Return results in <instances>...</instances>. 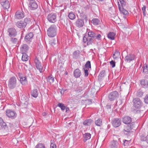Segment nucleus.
<instances>
[{"label":"nucleus","mask_w":148,"mask_h":148,"mask_svg":"<svg viewBox=\"0 0 148 148\" xmlns=\"http://www.w3.org/2000/svg\"><path fill=\"white\" fill-rule=\"evenodd\" d=\"M88 35L84 36L83 40L84 42L86 43L87 45L92 44L94 42L96 34L93 31L87 29Z\"/></svg>","instance_id":"1"},{"label":"nucleus","mask_w":148,"mask_h":148,"mask_svg":"<svg viewBox=\"0 0 148 148\" xmlns=\"http://www.w3.org/2000/svg\"><path fill=\"white\" fill-rule=\"evenodd\" d=\"M31 20L29 18H26L24 20H21L17 21L16 23V25L20 29L24 28L27 24L30 23Z\"/></svg>","instance_id":"2"},{"label":"nucleus","mask_w":148,"mask_h":148,"mask_svg":"<svg viewBox=\"0 0 148 148\" xmlns=\"http://www.w3.org/2000/svg\"><path fill=\"white\" fill-rule=\"evenodd\" d=\"M57 27L55 25H51L47 30L48 36L50 37H53L56 35Z\"/></svg>","instance_id":"3"},{"label":"nucleus","mask_w":148,"mask_h":148,"mask_svg":"<svg viewBox=\"0 0 148 148\" xmlns=\"http://www.w3.org/2000/svg\"><path fill=\"white\" fill-rule=\"evenodd\" d=\"M133 106L136 109H140L143 105V103L141 100L138 97H136L133 99Z\"/></svg>","instance_id":"4"},{"label":"nucleus","mask_w":148,"mask_h":148,"mask_svg":"<svg viewBox=\"0 0 148 148\" xmlns=\"http://www.w3.org/2000/svg\"><path fill=\"white\" fill-rule=\"evenodd\" d=\"M16 78L15 77H11L8 81V86L9 88L11 89L14 88L16 85Z\"/></svg>","instance_id":"5"},{"label":"nucleus","mask_w":148,"mask_h":148,"mask_svg":"<svg viewBox=\"0 0 148 148\" xmlns=\"http://www.w3.org/2000/svg\"><path fill=\"white\" fill-rule=\"evenodd\" d=\"M47 18L50 23H54L57 21V14L55 13H51L47 15Z\"/></svg>","instance_id":"6"},{"label":"nucleus","mask_w":148,"mask_h":148,"mask_svg":"<svg viewBox=\"0 0 148 148\" xmlns=\"http://www.w3.org/2000/svg\"><path fill=\"white\" fill-rule=\"evenodd\" d=\"M34 62L37 69L39 70L40 73H41L42 72V66L41 63L36 56L35 57L34 59Z\"/></svg>","instance_id":"7"},{"label":"nucleus","mask_w":148,"mask_h":148,"mask_svg":"<svg viewBox=\"0 0 148 148\" xmlns=\"http://www.w3.org/2000/svg\"><path fill=\"white\" fill-rule=\"evenodd\" d=\"M18 76L20 79V83L23 85H25L27 84V81L26 76L23 75V74L20 73L18 74Z\"/></svg>","instance_id":"8"},{"label":"nucleus","mask_w":148,"mask_h":148,"mask_svg":"<svg viewBox=\"0 0 148 148\" xmlns=\"http://www.w3.org/2000/svg\"><path fill=\"white\" fill-rule=\"evenodd\" d=\"M6 114L7 116L12 119L15 118L16 116V114L13 110L8 109L6 110Z\"/></svg>","instance_id":"9"},{"label":"nucleus","mask_w":148,"mask_h":148,"mask_svg":"<svg viewBox=\"0 0 148 148\" xmlns=\"http://www.w3.org/2000/svg\"><path fill=\"white\" fill-rule=\"evenodd\" d=\"M25 16V14L23 11L21 10L17 11L15 15V18L17 19H21Z\"/></svg>","instance_id":"10"},{"label":"nucleus","mask_w":148,"mask_h":148,"mask_svg":"<svg viewBox=\"0 0 148 148\" xmlns=\"http://www.w3.org/2000/svg\"><path fill=\"white\" fill-rule=\"evenodd\" d=\"M0 3L4 9L9 8L10 4L8 0H0Z\"/></svg>","instance_id":"11"},{"label":"nucleus","mask_w":148,"mask_h":148,"mask_svg":"<svg viewBox=\"0 0 148 148\" xmlns=\"http://www.w3.org/2000/svg\"><path fill=\"white\" fill-rule=\"evenodd\" d=\"M111 123L112 125L115 127H119L121 124V121L119 118L114 119L112 120Z\"/></svg>","instance_id":"12"},{"label":"nucleus","mask_w":148,"mask_h":148,"mask_svg":"<svg viewBox=\"0 0 148 148\" xmlns=\"http://www.w3.org/2000/svg\"><path fill=\"white\" fill-rule=\"evenodd\" d=\"M34 34L32 32H29L27 33L24 38L25 40L27 43H29L31 42Z\"/></svg>","instance_id":"13"},{"label":"nucleus","mask_w":148,"mask_h":148,"mask_svg":"<svg viewBox=\"0 0 148 148\" xmlns=\"http://www.w3.org/2000/svg\"><path fill=\"white\" fill-rule=\"evenodd\" d=\"M28 6L29 8L31 10H35L38 7V5L35 0L29 2Z\"/></svg>","instance_id":"14"},{"label":"nucleus","mask_w":148,"mask_h":148,"mask_svg":"<svg viewBox=\"0 0 148 148\" xmlns=\"http://www.w3.org/2000/svg\"><path fill=\"white\" fill-rule=\"evenodd\" d=\"M8 32L9 33V36L10 37L16 36L17 34V32L16 29L13 27L9 28Z\"/></svg>","instance_id":"15"},{"label":"nucleus","mask_w":148,"mask_h":148,"mask_svg":"<svg viewBox=\"0 0 148 148\" xmlns=\"http://www.w3.org/2000/svg\"><path fill=\"white\" fill-rule=\"evenodd\" d=\"M135 58V56L134 54H127L125 57V60L127 62H130L134 60Z\"/></svg>","instance_id":"16"},{"label":"nucleus","mask_w":148,"mask_h":148,"mask_svg":"<svg viewBox=\"0 0 148 148\" xmlns=\"http://www.w3.org/2000/svg\"><path fill=\"white\" fill-rule=\"evenodd\" d=\"M75 26L79 28L83 27L84 25V20L82 19H78L75 23Z\"/></svg>","instance_id":"17"},{"label":"nucleus","mask_w":148,"mask_h":148,"mask_svg":"<svg viewBox=\"0 0 148 148\" xmlns=\"http://www.w3.org/2000/svg\"><path fill=\"white\" fill-rule=\"evenodd\" d=\"M29 50L28 46L26 44L22 45L20 48V52L21 53H27Z\"/></svg>","instance_id":"18"},{"label":"nucleus","mask_w":148,"mask_h":148,"mask_svg":"<svg viewBox=\"0 0 148 148\" xmlns=\"http://www.w3.org/2000/svg\"><path fill=\"white\" fill-rule=\"evenodd\" d=\"M119 96L118 93H110L108 96L109 99L110 101L114 100Z\"/></svg>","instance_id":"19"},{"label":"nucleus","mask_w":148,"mask_h":148,"mask_svg":"<svg viewBox=\"0 0 148 148\" xmlns=\"http://www.w3.org/2000/svg\"><path fill=\"white\" fill-rule=\"evenodd\" d=\"M142 86L146 89L148 90V81L146 79H143L140 82Z\"/></svg>","instance_id":"20"},{"label":"nucleus","mask_w":148,"mask_h":148,"mask_svg":"<svg viewBox=\"0 0 148 148\" xmlns=\"http://www.w3.org/2000/svg\"><path fill=\"white\" fill-rule=\"evenodd\" d=\"M123 122L126 124H130L132 122V118L128 116H125L123 119Z\"/></svg>","instance_id":"21"},{"label":"nucleus","mask_w":148,"mask_h":148,"mask_svg":"<svg viewBox=\"0 0 148 148\" xmlns=\"http://www.w3.org/2000/svg\"><path fill=\"white\" fill-rule=\"evenodd\" d=\"M118 3V8L119 11L124 15H127L129 13L128 11L124 8H121L119 3Z\"/></svg>","instance_id":"22"},{"label":"nucleus","mask_w":148,"mask_h":148,"mask_svg":"<svg viewBox=\"0 0 148 148\" xmlns=\"http://www.w3.org/2000/svg\"><path fill=\"white\" fill-rule=\"evenodd\" d=\"M83 140L85 142L87 140H89L91 137V134L88 133H86L83 135Z\"/></svg>","instance_id":"23"},{"label":"nucleus","mask_w":148,"mask_h":148,"mask_svg":"<svg viewBox=\"0 0 148 148\" xmlns=\"http://www.w3.org/2000/svg\"><path fill=\"white\" fill-rule=\"evenodd\" d=\"M74 76L76 78L79 77L81 75V71L78 69L75 70L73 72Z\"/></svg>","instance_id":"24"},{"label":"nucleus","mask_w":148,"mask_h":148,"mask_svg":"<svg viewBox=\"0 0 148 148\" xmlns=\"http://www.w3.org/2000/svg\"><path fill=\"white\" fill-rule=\"evenodd\" d=\"M119 144L116 140H113L111 142L110 147L111 148H117Z\"/></svg>","instance_id":"25"},{"label":"nucleus","mask_w":148,"mask_h":148,"mask_svg":"<svg viewBox=\"0 0 148 148\" xmlns=\"http://www.w3.org/2000/svg\"><path fill=\"white\" fill-rule=\"evenodd\" d=\"M93 120L90 119H87L84 121L83 123V124L85 126H88L91 125Z\"/></svg>","instance_id":"26"},{"label":"nucleus","mask_w":148,"mask_h":148,"mask_svg":"<svg viewBox=\"0 0 148 148\" xmlns=\"http://www.w3.org/2000/svg\"><path fill=\"white\" fill-rule=\"evenodd\" d=\"M115 34L113 32H109L107 35L108 38L111 40H114L115 39Z\"/></svg>","instance_id":"27"},{"label":"nucleus","mask_w":148,"mask_h":148,"mask_svg":"<svg viewBox=\"0 0 148 148\" xmlns=\"http://www.w3.org/2000/svg\"><path fill=\"white\" fill-rule=\"evenodd\" d=\"M91 22L93 25H97L100 24V21L98 18H94L92 19Z\"/></svg>","instance_id":"28"},{"label":"nucleus","mask_w":148,"mask_h":148,"mask_svg":"<svg viewBox=\"0 0 148 148\" xmlns=\"http://www.w3.org/2000/svg\"><path fill=\"white\" fill-rule=\"evenodd\" d=\"M120 55V53L118 50L116 49L113 55V57L114 59H116L119 57Z\"/></svg>","instance_id":"29"},{"label":"nucleus","mask_w":148,"mask_h":148,"mask_svg":"<svg viewBox=\"0 0 148 148\" xmlns=\"http://www.w3.org/2000/svg\"><path fill=\"white\" fill-rule=\"evenodd\" d=\"M23 54L22 57V60L23 61H26L29 59V56L27 53H22Z\"/></svg>","instance_id":"30"},{"label":"nucleus","mask_w":148,"mask_h":148,"mask_svg":"<svg viewBox=\"0 0 148 148\" xmlns=\"http://www.w3.org/2000/svg\"><path fill=\"white\" fill-rule=\"evenodd\" d=\"M95 125L98 126H101L102 125V120L100 118H99L95 121Z\"/></svg>","instance_id":"31"},{"label":"nucleus","mask_w":148,"mask_h":148,"mask_svg":"<svg viewBox=\"0 0 148 148\" xmlns=\"http://www.w3.org/2000/svg\"><path fill=\"white\" fill-rule=\"evenodd\" d=\"M47 79V82H49L50 84H51L53 82L54 78L52 75H51L48 76Z\"/></svg>","instance_id":"32"},{"label":"nucleus","mask_w":148,"mask_h":148,"mask_svg":"<svg viewBox=\"0 0 148 148\" xmlns=\"http://www.w3.org/2000/svg\"><path fill=\"white\" fill-rule=\"evenodd\" d=\"M68 16L69 19L72 20L74 19L76 17L74 13L73 12H71L69 13Z\"/></svg>","instance_id":"33"},{"label":"nucleus","mask_w":148,"mask_h":148,"mask_svg":"<svg viewBox=\"0 0 148 148\" xmlns=\"http://www.w3.org/2000/svg\"><path fill=\"white\" fill-rule=\"evenodd\" d=\"M80 53V52L79 51H74L73 52V58L75 59L77 58L79 56Z\"/></svg>","instance_id":"34"},{"label":"nucleus","mask_w":148,"mask_h":148,"mask_svg":"<svg viewBox=\"0 0 148 148\" xmlns=\"http://www.w3.org/2000/svg\"><path fill=\"white\" fill-rule=\"evenodd\" d=\"M84 68L88 69H89V68H91V66L90 61H88L86 62Z\"/></svg>","instance_id":"35"},{"label":"nucleus","mask_w":148,"mask_h":148,"mask_svg":"<svg viewBox=\"0 0 148 148\" xmlns=\"http://www.w3.org/2000/svg\"><path fill=\"white\" fill-rule=\"evenodd\" d=\"M105 74V70H102L101 71L99 74L98 76L99 79H101L104 77Z\"/></svg>","instance_id":"36"},{"label":"nucleus","mask_w":148,"mask_h":148,"mask_svg":"<svg viewBox=\"0 0 148 148\" xmlns=\"http://www.w3.org/2000/svg\"><path fill=\"white\" fill-rule=\"evenodd\" d=\"M143 68V72L146 73H147L148 72V65L145 64L143 67H142Z\"/></svg>","instance_id":"37"},{"label":"nucleus","mask_w":148,"mask_h":148,"mask_svg":"<svg viewBox=\"0 0 148 148\" xmlns=\"http://www.w3.org/2000/svg\"><path fill=\"white\" fill-rule=\"evenodd\" d=\"M58 106L60 108L62 111H64L65 109V106L62 103H59L58 105Z\"/></svg>","instance_id":"38"},{"label":"nucleus","mask_w":148,"mask_h":148,"mask_svg":"<svg viewBox=\"0 0 148 148\" xmlns=\"http://www.w3.org/2000/svg\"><path fill=\"white\" fill-rule=\"evenodd\" d=\"M35 148H46L45 145L42 143L38 144L35 147Z\"/></svg>","instance_id":"39"},{"label":"nucleus","mask_w":148,"mask_h":148,"mask_svg":"<svg viewBox=\"0 0 148 148\" xmlns=\"http://www.w3.org/2000/svg\"><path fill=\"white\" fill-rule=\"evenodd\" d=\"M121 6V8H124L125 7L126 3L124 0H119Z\"/></svg>","instance_id":"40"},{"label":"nucleus","mask_w":148,"mask_h":148,"mask_svg":"<svg viewBox=\"0 0 148 148\" xmlns=\"http://www.w3.org/2000/svg\"><path fill=\"white\" fill-rule=\"evenodd\" d=\"M83 69H84V72L85 75L84 76L85 77H87L88 75L89 72L88 70H89V69H86L85 68H83Z\"/></svg>","instance_id":"41"},{"label":"nucleus","mask_w":148,"mask_h":148,"mask_svg":"<svg viewBox=\"0 0 148 148\" xmlns=\"http://www.w3.org/2000/svg\"><path fill=\"white\" fill-rule=\"evenodd\" d=\"M18 39L16 38H11L10 39L11 42L14 44H16L17 42Z\"/></svg>","instance_id":"42"},{"label":"nucleus","mask_w":148,"mask_h":148,"mask_svg":"<svg viewBox=\"0 0 148 148\" xmlns=\"http://www.w3.org/2000/svg\"><path fill=\"white\" fill-rule=\"evenodd\" d=\"M85 103L86 105H90L92 103V100L91 99H89L85 100Z\"/></svg>","instance_id":"43"},{"label":"nucleus","mask_w":148,"mask_h":148,"mask_svg":"<svg viewBox=\"0 0 148 148\" xmlns=\"http://www.w3.org/2000/svg\"><path fill=\"white\" fill-rule=\"evenodd\" d=\"M146 6L145 5H144L143 7L142 8V9L143 11V15L144 16H145L146 15Z\"/></svg>","instance_id":"44"},{"label":"nucleus","mask_w":148,"mask_h":148,"mask_svg":"<svg viewBox=\"0 0 148 148\" xmlns=\"http://www.w3.org/2000/svg\"><path fill=\"white\" fill-rule=\"evenodd\" d=\"M147 136L145 137L144 135H142L140 136V140L142 141H146V142Z\"/></svg>","instance_id":"45"},{"label":"nucleus","mask_w":148,"mask_h":148,"mask_svg":"<svg viewBox=\"0 0 148 148\" xmlns=\"http://www.w3.org/2000/svg\"><path fill=\"white\" fill-rule=\"evenodd\" d=\"M0 126H1V127L2 128H6L7 127V125L5 123L3 122V123L0 125Z\"/></svg>","instance_id":"46"},{"label":"nucleus","mask_w":148,"mask_h":148,"mask_svg":"<svg viewBox=\"0 0 148 148\" xmlns=\"http://www.w3.org/2000/svg\"><path fill=\"white\" fill-rule=\"evenodd\" d=\"M129 131H127L123 130V132H124V134H125L128 136H129L130 134L131 133V132H129Z\"/></svg>","instance_id":"47"},{"label":"nucleus","mask_w":148,"mask_h":148,"mask_svg":"<svg viewBox=\"0 0 148 148\" xmlns=\"http://www.w3.org/2000/svg\"><path fill=\"white\" fill-rule=\"evenodd\" d=\"M124 130L131 132L132 128L130 126L127 125Z\"/></svg>","instance_id":"48"},{"label":"nucleus","mask_w":148,"mask_h":148,"mask_svg":"<svg viewBox=\"0 0 148 148\" xmlns=\"http://www.w3.org/2000/svg\"><path fill=\"white\" fill-rule=\"evenodd\" d=\"M101 36L100 34H97V35H96V36H95V38L99 40L101 39Z\"/></svg>","instance_id":"49"},{"label":"nucleus","mask_w":148,"mask_h":148,"mask_svg":"<svg viewBox=\"0 0 148 148\" xmlns=\"http://www.w3.org/2000/svg\"><path fill=\"white\" fill-rule=\"evenodd\" d=\"M110 64L112 68L114 67L115 66V62L113 60L110 62Z\"/></svg>","instance_id":"50"},{"label":"nucleus","mask_w":148,"mask_h":148,"mask_svg":"<svg viewBox=\"0 0 148 148\" xmlns=\"http://www.w3.org/2000/svg\"><path fill=\"white\" fill-rule=\"evenodd\" d=\"M51 148H56V146L54 142H51L50 145Z\"/></svg>","instance_id":"51"},{"label":"nucleus","mask_w":148,"mask_h":148,"mask_svg":"<svg viewBox=\"0 0 148 148\" xmlns=\"http://www.w3.org/2000/svg\"><path fill=\"white\" fill-rule=\"evenodd\" d=\"M144 101L145 103L148 104V94L144 98Z\"/></svg>","instance_id":"52"},{"label":"nucleus","mask_w":148,"mask_h":148,"mask_svg":"<svg viewBox=\"0 0 148 148\" xmlns=\"http://www.w3.org/2000/svg\"><path fill=\"white\" fill-rule=\"evenodd\" d=\"M31 95L33 97L36 98L38 97V93H31Z\"/></svg>","instance_id":"53"},{"label":"nucleus","mask_w":148,"mask_h":148,"mask_svg":"<svg viewBox=\"0 0 148 148\" xmlns=\"http://www.w3.org/2000/svg\"><path fill=\"white\" fill-rule=\"evenodd\" d=\"M133 112L136 113L140 112V110H137L136 109H135L133 110Z\"/></svg>","instance_id":"54"},{"label":"nucleus","mask_w":148,"mask_h":148,"mask_svg":"<svg viewBox=\"0 0 148 148\" xmlns=\"http://www.w3.org/2000/svg\"><path fill=\"white\" fill-rule=\"evenodd\" d=\"M111 105L110 104H108L106 106V108L107 109H110L111 108Z\"/></svg>","instance_id":"55"},{"label":"nucleus","mask_w":148,"mask_h":148,"mask_svg":"<svg viewBox=\"0 0 148 148\" xmlns=\"http://www.w3.org/2000/svg\"><path fill=\"white\" fill-rule=\"evenodd\" d=\"M83 88L82 87H79L77 88V90L79 92L83 90Z\"/></svg>","instance_id":"56"},{"label":"nucleus","mask_w":148,"mask_h":148,"mask_svg":"<svg viewBox=\"0 0 148 148\" xmlns=\"http://www.w3.org/2000/svg\"><path fill=\"white\" fill-rule=\"evenodd\" d=\"M50 43L51 44V45L52 46H53L55 45V42H54V40H53V41H50Z\"/></svg>","instance_id":"57"},{"label":"nucleus","mask_w":148,"mask_h":148,"mask_svg":"<svg viewBox=\"0 0 148 148\" xmlns=\"http://www.w3.org/2000/svg\"><path fill=\"white\" fill-rule=\"evenodd\" d=\"M38 90L36 88H34L32 90V92H37Z\"/></svg>","instance_id":"58"},{"label":"nucleus","mask_w":148,"mask_h":148,"mask_svg":"<svg viewBox=\"0 0 148 148\" xmlns=\"http://www.w3.org/2000/svg\"><path fill=\"white\" fill-rule=\"evenodd\" d=\"M138 94L137 95L138 97H142L143 95V93H138Z\"/></svg>","instance_id":"59"},{"label":"nucleus","mask_w":148,"mask_h":148,"mask_svg":"<svg viewBox=\"0 0 148 148\" xmlns=\"http://www.w3.org/2000/svg\"><path fill=\"white\" fill-rule=\"evenodd\" d=\"M84 8L85 9V10H87L88 9H89V6L88 5H87L86 6L84 7Z\"/></svg>","instance_id":"60"},{"label":"nucleus","mask_w":148,"mask_h":148,"mask_svg":"<svg viewBox=\"0 0 148 148\" xmlns=\"http://www.w3.org/2000/svg\"><path fill=\"white\" fill-rule=\"evenodd\" d=\"M66 109V112H68V111H69V108L67 107L66 108H65Z\"/></svg>","instance_id":"61"},{"label":"nucleus","mask_w":148,"mask_h":148,"mask_svg":"<svg viewBox=\"0 0 148 148\" xmlns=\"http://www.w3.org/2000/svg\"><path fill=\"white\" fill-rule=\"evenodd\" d=\"M3 120L0 117V125L3 123Z\"/></svg>","instance_id":"62"},{"label":"nucleus","mask_w":148,"mask_h":148,"mask_svg":"<svg viewBox=\"0 0 148 148\" xmlns=\"http://www.w3.org/2000/svg\"><path fill=\"white\" fill-rule=\"evenodd\" d=\"M126 142H127V143L128 141L125 140H123L124 143L123 144L124 146H125L126 145L125 144Z\"/></svg>","instance_id":"63"},{"label":"nucleus","mask_w":148,"mask_h":148,"mask_svg":"<svg viewBox=\"0 0 148 148\" xmlns=\"http://www.w3.org/2000/svg\"><path fill=\"white\" fill-rule=\"evenodd\" d=\"M66 90L65 89L64 90L63 89L62 90H61V91H60V93L62 92H64L65 91H66Z\"/></svg>","instance_id":"64"}]
</instances>
